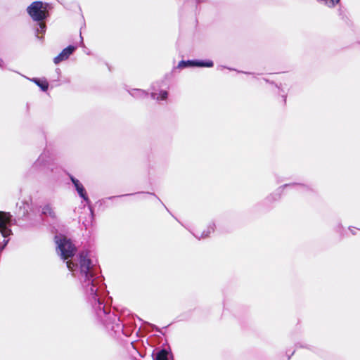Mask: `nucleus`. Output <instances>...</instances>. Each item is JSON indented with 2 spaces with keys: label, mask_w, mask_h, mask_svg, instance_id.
I'll return each instance as SVG.
<instances>
[{
  "label": "nucleus",
  "mask_w": 360,
  "mask_h": 360,
  "mask_svg": "<svg viewBox=\"0 0 360 360\" xmlns=\"http://www.w3.org/2000/svg\"><path fill=\"white\" fill-rule=\"evenodd\" d=\"M56 242L57 243V248L60 252V255L63 260L74 257L77 248L70 239L63 237Z\"/></svg>",
  "instance_id": "4"
},
{
  "label": "nucleus",
  "mask_w": 360,
  "mask_h": 360,
  "mask_svg": "<svg viewBox=\"0 0 360 360\" xmlns=\"http://www.w3.org/2000/svg\"><path fill=\"white\" fill-rule=\"evenodd\" d=\"M294 353H295V352H292V354H291V355L288 356V359H290V356H291L292 355H293V354H294Z\"/></svg>",
  "instance_id": "27"
},
{
  "label": "nucleus",
  "mask_w": 360,
  "mask_h": 360,
  "mask_svg": "<svg viewBox=\"0 0 360 360\" xmlns=\"http://www.w3.org/2000/svg\"><path fill=\"white\" fill-rule=\"evenodd\" d=\"M295 347L296 348H307L314 352H317V348L314 347V346H311V345H307L306 343H303V342H297L295 344Z\"/></svg>",
  "instance_id": "17"
},
{
  "label": "nucleus",
  "mask_w": 360,
  "mask_h": 360,
  "mask_svg": "<svg viewBox=\"0 0 360 360\" xmlns=\"http://www.w3.org/2000/svg\"><path fill=\"white\" fill-rule=\"evenodd\" d=\"M77 259L78 263L67 262V267L79 280L96 320L110 335L124 334V323L120 316L105 302L108 292L100 267L93 264L86 250L79 252Z\"/></svg>",
  "instance_id": "1"
},
{
  "label": "nucleus",
  "mask_w": 360,
  "mask_h": 360,
  "mask_svg": "<svg viewBox=\"0 0 360 360\" xmlns=\"http://www.w3.org/2000/svg\"><path fill=\"white\" fill-rule=\"evenodd\" d=\"M338 11V15L341 18V19L342 20L346 22L348 18L345 13V10L342 8L340 7Z\"/></svg>",
  "instance_id": "18"
},
{
  "label": "nucleus",
  "mask_w": 360,
  "mask_h": 360,
  "mask_svg": "<svg viewBox=\"0 0 360 360\" xmlns=\"http://www.w3.org/2000/svg\"><path fill=\"white\" fill-rule=\"evenodd\" d=\"M176 68H179V69H184V68H195V59L187 60H182L179 61Z\"/></svg>",
  "instance_id": "15"
},
{
  "label": "nucleus",
  "mask_w": 360,
  "mask_h": 360,
  "mask_svg": "<svg viewBox=\"0 0 360 360\" xmlns=\"http://www.w3.org/2000/svg\"><path fill=\"white\" fill-rule=\"evenodd\" d=\"M41 215L46 217H49L53 219L56 218V212L51 204H46L41 207Z\"/></svg>",
  "instance_id": "9"
},
{
  "label": "nucleus",
  "mask_w": 360,
  "mask_h": 360,
  "mask_svg": "<svg viewBox=\"0 0 360 360\" xmlns=\"http://www.w3.org/2000/svg\"><path fill=\"white\" fill-rule=\"evenodd\" d=\"M68 176L70 180L71 181L75 189L76 190L77 194L88 205L91 215L92 218L94 217V209L91 206V202L87 195L86 191L83 186V184L78 180L77 178H75L73 175L68 174Z\"/></svg>",
  "instance_id": "5"
},
{
  "label": "nucleus",
  "mask_w": 360,
  "mask_h": 360,
  "mask_svg": "<svg viewBox=\"0 0 360 360\" xmlns=\"http://www.w3.org/2000/svg\"><path fill=\"white\" fill-rule=\"evenodd\" d=\"M46 25L41 22H37V24L35 27V32H36V36L39 39H42V37H39L38 36V34H44L46 32Z\"/></svg>",
  "instance_id": "16"
},
{
  "label": "nucleus",
  "mask_w": 360,
  "mask_h": 360,
  "mask_svg": "<svg viewBox=\"0 0 360 360\" xmlns=\"http://www.w3.org/2000/svg\"><path fill=\"white\" fill-rule=\"evenodd\" d=\"M215 226H216L214 222H212L208 225L207 229L205 230L204 231H202L200 236H198L196 234H193V235L195 238H197L198 239L207 238V237H209V236L210 235L211 233L214 232Z\"/></svg>",
  "instance_id": "11"
},
{
  "label": "nucleus",
  "mask_w": 360,
  "mask_h": 360,
  "mask_svg": "<svg viewBox=\"0 0 360 360\" xmlns=\"http://www.w3.org/2000/svg\"><path fill=\"white\" fill-rule=\"evenodd\" d=\"M224 68H227L229 69V70H235V71H237L236 69H233V68H227L226 66H223V65H220L217 68L218 70H223Z\"/></svg>",
  "instance_id": "20"
},
{
  "label": "nucleus",
  "mask_w": 360,
  "mask_h": 360,
  "mask_svg": "<svg viewBox=\"0 0 360 360\" xmlns=\"http://www.w3.org/2000/svg\"><path fill=\"white\" fill-rule=\"evenodd\" d=\"M56 71H57V73H59V72H60V69H59V68H57V69H56Z\"/></svg>",
  "instance_id": "28"
},
{
  "label": "nucleus",
  "mask_w": 360,
  "mask_h": 360,
  "mask_svg": "<svg viewBox=\"0 0 360 360\" xmlns=\"http://www.w3.org/2000/svg\"><path fill=\"white\" fill-rule=\"evenodd\" d=\"M0 68L4 69L5 68V63L2 58H0Z\"/></svg>",
  "instance_id": "22"
},
{
  "label": "nucleus",
  "mask_w": 360,
  "mask_h": 360,
  "mask_svg": "<svg viewBox=\"0 0 360 360\" xmlns=\"http://www.w3.org/2000/svg\"><path fill=\"white\" fill-rule=\"evenodd\" d=\"M131 96L134 98H146L148 96V93L143 89H133L129 91Z\"/></svg>",
  "instance_id": "14"
},
{
  "label": "nucleus",
  "mask_w": 360,
  "mask_h": 360,
  "mask_svg": "<svg viewBox=\"0 0 360 360\" xmlns=\"http://www.w3.org/2000/svg\"><path fill=\"white\" fill-rule=\"evenodd\" d=\"M145 195V192H137V193H129V194H125V195H117V196H111V197H109L108 199H112V198H122V197H124V196H128V195Z\"/></svg>",
  "instance_id": "19"
},
{
  "label": "nucleus",
  "mask_w": 360,
  "mask_h": 360,
  "mask_svg": "<svg viewBox=\"0 0 360 360\" xmlns=\"http://www.w3.org/2000/svg\"><path fill=\"white\" fill-rule=\"evenodd\" d=\"M172 360H174V359H172Z\"/></svg>",
  "instance_id": "31"
},
{
  "label": "nucleus",
  "mask_w": 360,
  "mask_h": 360,
  "mask_svg": "<svg viewBox=\"0 0 360 360\" xmlns=\"http://www.w3.org/2000/svg\"><path fill=\"white\" fill-rule=\"evenodd\" d=\"M51 8V6L49 3L36 1L27 8V12L34 21L42 22L48 17L46 12Z\"/></svg>",
  "instance_id": "3"
},
{
  "label": "nucleus",
  "mask_w": 360,
  "mask_h": 360,
  "mask_svg": "<svg viewBox=\"0 0 360 360\" xmlns=\"http://www.w3.org/2000/svg\"><path fill=\"white\" fill-rule=\"evenodd\" d=\"M266 82H270L267 79H264Z\"/></svg>",
  "instance_id": "30"
},
{
  "label": "nucleus",
  "mask_w": 360,
  "mask_h": 360,
  "mask_svg": "<svg viewBox=\"0 0 360 360\" xmlns=\"http://www.w3.org/2000/svg\"><path fill=\"white\" fill-rule=\"evenodd\" d=\"M153 360H172L174 354L170 346L166 343L161 348H155L152 353Z\"/></svg>",
  "instance_id": "6"
},
{
  "label": "nucleus",
  "mask_w": 360,
  "mask_h": 360,
  "mask_svg": "<svg viewBox=\"0 0 360 360\" xmlns=\"http://www.w3.org/2000/svg\"><path fill=\"white\" fill-rule=\"evenodd\" d=\"M288 188H295L298 191L301 193L314 192L313 188L309 185L302 184L300 183L285 184L278 187L274 193H271L268 196H266V198H265V202L271 204L274 202L279 200L281 198L284 189Z\"/></svg>",
  "instance_id": "2"
},
{
  "label": "nucleus",
  "mask_w": 360,
  "mask_h": 360,
  "mask_svg": "<svg viewBox=\"0 0 360 360\" xmlns=\"http://www.w3.org/2000/svg\"><path fill=\"white\" fill-rule=\"evenodd\" d=\"M195 68H212L214 66V62L212 60H199L195 59Z\"/></svg>",
  "instance_id": "12"
},
{
  "label": "nucleus",
  "mask_w": 360,
  "mask_h": 360,
  "mask_svg": "<svg viewBox=\"0 0 360 360\" xmlns=\"http://www.w3.org/2000/svg\"><path fill=\"white\" fill-rule=\"evenodd\" d=\"M238 72H242V73L247 74V75H250V74H252L251 72H243V71H238Z\"/></svg>",
  "instance_id": "26"
},
{
  "label": "nucleus",
  "mask_w": 360,
  "mask_h": 360,
  "mask_svg": "<svg viewBox=\"0 0 360 360\" xmlns=\"http://www.w3.org/2000/svg\"><path fill=\"white\" fill-rule=\"evenodd\" d=\"M276 183L277 184H280L281 182H282L284 179L278 176H276Z\"/></svg>",
  "instance_id": "23"
},
{
  "label": "nucleus",
  "mask_w": 360,
  "mask_h": 360,
  "mask_svg": "<svg viewBox=\"0 0 360 360\" xmlns=\"http://www.w3.org/2000/svg\"><path fill=\"white\" fill-rule=\"evenodd\" d=\"M282 97H283V102L285 103V101H286V95L285 94H283Z\"/></svg>",
  "instance_id": "25"
},
{
  "label": "nucleus",
  "mask_w": 360,
  "mask_h": 360,
  "mask_svg": "<svg viewBox=\"0 0 360 360\" xmlns=\"http://www.w3.org/2000/svg\"><path fill=\"white\" fill-rule=\"evenodd\" d=\"M146 194H148V195H151L155 196V197L158 198V200H159V201H160V202L164 205V207H165V208H166V205H165L161 202L160 199L159 198H158V197L155 195V194L154 193L147 192V193H145V195H146Z\"/></svg>",
  "instance_id": "21"
},
{
  "label": "nucleus",
  "mask_w": 360,
  "mask_h": 360,
  "mask_svg": "<svg viewBox=\"0 0 360 360\" xmlns=\"http://www.w3.org/2000/svg\"><path fill=\"white\" fill-rule=\"evenodd\" d=\"M80 37H81V39H82V43H83V37L80 35Z\"/></svg>",
  "instance_id": "29"
},
{
  "label": "nucleus",
  "mask_w": 360,
  "mask_h": 360,
  "mask_svg": "<svg viewBox=\"0 0 360 360\" xmlns=\"http://www.w3.org/2000/svg\"><path fill=\"white\" fill-rule=\"evenodd\" d=\"M77 49V46L74 45H69L56 56L53 58V63L56 65L59 64L60 62L64 61L75 51Z\"/></svg>",
  "instance_id": "7"
},
{
  "label": "nucleus",
  "mask_w": 360,
  "mask_h": 360,
  "mask_svg": "<svg viewBox=\"0 0 360 360\" xmlns=\"http://www.w3.org/2000/svg\"><path fill=\"white\" fill-rule=\"evenodd\" d=\"M51 161V157L49 155V150H44L38 158V159L34 162L32 165V168L34 169H40L44 167H46L49 165V162Z\"/></svg>",
  "instance_id": "8"
},
{
  "label": "nucleus",
  "mask_w": 360,
  "mask_h": 360,
  "mask_svg": "<svg viewBox=\"0 0 360 360\" xmlns=\"http://www.w3.org/2000/svg\"><path fill=\"white\" fill-rule=\"evenodd\" d=\"M30 80L34 82L36 85H37L40 88V89L44 92H46L49 89V83L46 79L33 77L32 79H30Z\"/></svg>",
  "instance_id": "10"
},
{
  "label": "nucleus",
  "mask_w": 360,
  "mask_h": 360,
  "mask_svg": "<svg viewBox=\"0 0 360 360\" xmlns=\"http://www.w3.org/2000/svg\"><path fill=\"white\" fill-rule=\"evenodd\" d=\"M206 0H196V4H200V3H202V2H205Z\"/></svg>",
  "instance_id": "24"
},
{
  "label": "nucleus",
  "mask_w": 360,
  "mask_h": 360,
  "mask_svg": "<svg viewBox=\"0 0 360 360\" xmlns=\"http://www.w3.org/2000/svg\"><path fill=\"white\" fill-rule=\"evenodd\" d=\"M151 98L157 101H166L168 98V92L166 90H160L159 94L150 93Z\"/></svg>",
  "instance_id": "13"
}]
</instances>
